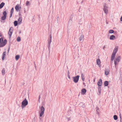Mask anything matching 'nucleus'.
Returning a JSON list of instances; mask_svg holds the SVG:
<instances>
[{"label":"nucleus","mask_w":122,"mask_h":122,"mask_svg":"<svg viewBox=\"0 0 122 122\" xmlns=\"http://www.w3.org/2000/svg\"><path fill=\"white\" fill-rule=\"evenodd\" d=\"M7 42V40L5 39L3 41V37L0 38V47H2L6 44Z\"/></svg>","instance_id":"nucleus-1"},{"label":"nucleus","mask_w":122,"mask_h":122,"mask_svg":"<svg viewBox=\"0 0 122 122\" xmlns=\"http://www.w3.org/2000/svg\"><path fill=\"white\" fill-rule=\"evenodd\" d=\"M28 101L25 98L23 100L21 103V107L22 108L25 107L28 104Z\"/></svg>","instance_id":"nucleus-2"},{"label":"nucleus","mask_w":122,"mask_h":122,"mask_svg":"<svg viewBox=\"0 0 122 122\" xmlns=\"http://www.w3.org/2000/svg\"><path fill=\"white\" fill-rule=\"evenodd\" d=\"M45 109L44 107L43 106H41L40 107V111H41V112L39 113L40 116L41 117L43 114H44Z\"/></svg>","instance_id":"nucleus-3"},{"label":"nucleus","mask_w":122,"mask_h":122,"mask_svg":"<svg viewBox=\"0 0 122 122\" xmlns=\"http://www.w3.org/2000/svg\"><path fill=\"white\" fill-rule=\"evenodd\" d=\"M80 77L79 75H78L76 76L73 77L72 78L73 79V81L75 83L77 82L78 81Z\"/></svg>","instance_id":"nucleus-4"},{"label":"nucleus","mask_w":122,"mask_h":122,"mask_svg":"<svg viewBox=\"0 0 122 122\" xmlns=\"http://www.w3.org/2000/svg\"><path fill=\"white\" fill-rule=\"evenodd\" d=\"M107 5L106 3H105L103 5V10L104 12L106 14H107L108 12V10L107 9L108 8L107 6Z\"/></svg>","instance_id":"nucleus-5"},{"label":"nucleus","mask_w":122,"mask_h":122,"mask_svg":"<svg viewBox=\"0 0 122 122\" xmlns=\"http://www.w3.org/2000/svg\"><path fill=\"white\" fill-rule=\"evenodd\" d=\"M13 28L12 27H11L9 30L8 32V35L9 36V37L10 38L11 37L13 31Z\"/></svg>","instance_id":"nucleus-6"},{"label":"nucleus","mask_w":122,"mask_h":122,"mask_svg":"<svg viewBox=\"0 0 122 122\" xmlns=\"http://www.w3.org/2000/svg\"><path fill=\"white\" fill-rule=\"evenodd\" d=\"M102 80L101 79H100L98 81L97 83V84L98 86H102Z\"/></svg>","instance_id":"nucleus-7"},{"label":"nucleus","mask_w":122,"mask_h":122,"mask_svg":"<svg viewBox=\"0 0 122 122\" xmlns=\"http://www.w3.org/2000/svg\"><path fill=\"white\" fill-rule=\"evenodd\" d=\"M21 8V7L19 6L18 4L16 5L15 7V9L17 11H18Z\"/></svg>","instance_id":"nucleus-8"},{"label":"nucleus","mask_w":122,"mask_h":122,"mask_svg":"<svg viewBox=\"0 0 122 122\" xmlns=\"http://www.w3.org/2000/svg\"><path fill=\"white\" fill-rule=\"evenodd\" d=\"M22 20V18L21 17H19L18 20V24L20 25L21 23Z\"/></svg>","instance_id":"nucleus-9"},{"label":"nucleus","mask_w":122,"mask_h":122,"mask_svg":"<svg viewBox=\"0 0 122 122\" xmlns=\"http://www.w3.org/2000/svg\"><path fill=\"white\" fill-rule=\"evenodd\" d=\"M6 52L5 51L2 54V59L3 60L5 59V58L6 55Z\"/></svg>","instance_id":"nucleus-10"},{"label":"nucleus","mask_w":122,"mask_h":122,"mask_svg":"<svg viewBox=\"0 0 122 122\" xmlns=\"http://www.w3.org/2000/svg\"><path fill=\"white\" fill-rule=\"evenodd\" d=\"M81 92L82 94L84 95L85 94L86 92V90L85 88H83L82 89Z\"/></svg>","instance_id":"nucleus-11"},{"label":"nucleus","mask_w":122,"mask_h":122,"mask_svg":"<svg viewBox=\"0 0 122 122\" xmlns=\"http://www.w3.org/2000/svg\"><path fill=\"white\" fill-rule=\"evenodd\" d=\"M115 38V36L114 35H111L110 38V39L111 40H114Z\"/></svg>","instance_id":"nucleus-12"},{"label":"nucleus","mask_w":122,"mask_h":122,"mask_svg":"<svg viewBox=\"0 0 122 122\" xmlns=\"http://www.w3.org/2000/svg\"><path fill=\"white\" fill-rule=\"evenodd\" d=\"M109 70L108 69H106L105 72V74L106 75H108L109 74Z\"/></svg>","instance_id":"nucleus-13"},{"label":"nucleus","mask_w":122,"mask_h":122,"mask_svg":"<svg viewBox=\"0 0 122 122\" xmlns=\"http://www.w3.org/2000/svg\"><path fill=\"white\" fill-rule=\"evenodd\" d=\"M101 63L100 60L99 59H97V64L99 65H100Z\"/></svg>","instance_id":"nucleus-14"},{"label":"nucleus","mask_w":122,"mask_h":122,"mask_svg":"<svg viewBox=\"0 0 122 122\" xmlns=\"http://www.w3.org/2000/svg\"><path fill=\"white\" fill-rule=\"evenodd\" d=\"M109 82L107 81H105L104 83V85L105 86H107L109 84Z\"/></svg>","instance_id":"nucleus-15"},{"label":"nucleus","mask_w":122,"mask_h":122,"mask_svg":"<svg viewBox=\"0 0 122 122\" xmlns=\"http://www.w3.org/2000/svg\"><path fill=\"white\" fill-rule=\"evenodd\" d=\"M5 5V3L3 2H2L0 4V9L2 8Z\"/></svg>","instance_id":"nucleus-16"},{"label":"nucleus","mask_w":122,"mask_h":122,"mask_svg":"<svg viewBox=\"0 0 122 122\" xmlns=\"http://www.w3.org/2000/svg\"><path fill=\"white\" fill-rule=\"evenodd\" d=\"M121 56H118L116 59H115L118 62H119L120 61V60L121 59Z\"/></svg>","instance_id":"nucleus-17"},{"label":"nucleus","mask_w":122,"mask_h":122,"mask_svg":"<svg viewBox=\"0 0 122 122\" xmlns=\"http://www.w3.org/2000/svg\"><path fill=\"white\" fill-rule=\"evenodd\" d=\"M115 55H114V54H112L111 58V60L112 61L113 60L115 57Z\"/></svg>","instance_id":"nucleus-18"},{"label":"nucleus","mask_w":122,"mask_h":122,"mask_svg":"<svg viewBox=\"0 0 122 122\" xmlns=\"http://www.w3.org/2000/svg\"><path fill=\"white\" fill-rule=\"evenodd\" d=\"M51 39H50V40H49V41L48 42V46H47L48 47V48L49 49V47L50 46V44H51Z\"/></svg>","instance_id":"nucleus-19"},{"label":"nucleus","mask_w":122,"mask_h":122,"mask_svg":"<svg viewBox=\"0 0 122 122\" xmlns=\"http://www.w3.org/2000/svg\"><path fill=\"white\" fill-rule=\"evenodd\" d=\"M14 26H16L18 24V22L16 20H15L14 21Z\"/></svg>","instance_id":"nucleus-20"},{"label":"nucleus","mask_w":122,"mask_h":122,"mask_svg":"<svg viewBox=\"0 0 122 122\" xmlns=\"http://www.w3.org/2000/svg\"><path fill=\"white\" fill-rule=\"evenodd\" d=\"M84 36L82 34H81V35L80 37L79 38V40L81 41L83 39Z\"/></svg>","instance_id":"nucleus-21"},{"label":"nucleus","mask_w":122,"mask_h":122,"mask_svg":"<svg viewBox=\"0 0 122 122\" xmlns=\"http://www.w3.org/2000/svg\"><path fill=\"white\" fill-rule=\"evenodd\" d=\"M101 86H98V91L99 94H100L101 93Z\"/></svg>","instance_id":"nucleus-22"},{"label":"nucleus","mask_w":122,"mask_h":122,"mask_svg":"<svg viewBox=\"0 0 122 122\" xmlns=\"http://www.w3.org/2000/svg\"><path fill=\"white\" fill-rule=\"evenodd\" d=\"M20 57V56L19 55H16L15 56V59L16 60H18Z\"/></svg>","instance_id":"nucleus-23"},{"label":"nucleus","mask_w":122,"mask_h":122,"mask_svg":"<svg viewBox=\"0 0 122 122\" xmlns=\"http://www.w3.org/2000/svg\"><path fill=\"white\" fill-rule=\"evenodd\" d=\"M114 119L115 120H117L118 119L117 116L116 115H114L113 116Z\"/></svg>","instance_id":"nucleus-24"},{"label":"nucleus","mask_w":122,"mask_h":122,"mask_svg":"<svg viewBox=\"0 0 122 122\" xmlns=\"http://www.w3.org/2000/svg\"><path fill=\"white\" fill-rule=\"evenodd\" d=\"M6 18V16H2L1 17V19L2 20H4Z\"/></svg>","instance_id":"nucleus-25"},{"label":"nucleus","mask_w":122,"mask_h":122,"mask_svg":"<svg viewBox=\"0 0 122 122\" xmlns=\"http://www.w3.org/2000/svg\"><path fill=\"white\" fill-rule=\"evenodd\" d=\"M118 47H116L114 48V50L113 51H114V52H115L117 53V51L118 50Z\"/></svg>","instance_id":"nucleus-26"},{"label":"nucleus","mask_w":122,"mask_h":122,"mask_svg":"<svg viewBox=\"0 0 122 122\" xmlns=\"http://www.w3.org/2000/svg\"><path fill=\"white\" fill-rule=\"evenodd\" d=\"M84 76L83 74L82 73L81 74V77L83 81H84Z\"/></svg>","instance_id":"nucleus-27"},{"label":"nucleus","mask_w":122,"mask_h":122,"mask_svg":"<svg viewBox=\"0 0 122 122\" xmlns=\"http://www.w3.org/2000/svg\"><path fill=\"white\" fill-rule=\"evenodd\" d=\"M2 73L3 75H4L5 74V69L4 68H3L2 69Z\"/></svg>","instance_id":"nucleus-28"},{"label":"nucleus","mask_w":122,"mask_h":122,"mask_svg":"<svg viewBox=\"0 0 122 122\" xmlns=\"http://www.w3.org/2000/svg\"><path fill=\"white\" fill-rule=\"evenodd\" d=\"M16 40L17 41L20 42L21 41V38L19 36L16 39Z\"/></svg>","instance_id":"nucleus-29"},{"label":"nucleus","mask_w":122,"mask_h":122,"mask_svg":"<svg viewBox=\"0 0 122 122\" xmlns=\"http://www.w3.org/2000/svg\"><path fill=\"white\" fill-rule=\"evenodd\" d=\"M114 32V31L112 30H110L109 31V33H113Z\"/></svg>","instance_id":"nucleus-30"},{"label":"nucleus","mask_w":122,"mask_h":122,"mask_svg":"<svg viewBox=\"0 0 122 122\" xmlns=\"http://www.w3.org/2000/svg\"><path fill=\"white\" fill-rule=\"evenodd\" d=\"M7 14V13L5 11L3 12V16H6Z\"/></svg>","instance_id":"nucleus-31"},{"label":"nucleus","mask_w":122,"mask_h":122,"mask_svg":"<svg viewBox=\"0 0 122 122\" xmlns=\"http://www.w3.org/2000/svg\"><path fill=\"white\" fill-rule=\"evenodd\" d=\"M114 63L115 67L116 68L117 64V61L115 59L114 60Z\"/></svg>","instance_id":"nucleus-32"},{"label":"nucleus","mask_w":122,"mask_h":122,"mask_svg":"<svg viewBox=\"0 0 122 122\" xmlns=\"http://www.w3.org/2000/svg\"><path fill=\"white\" fill-rule=\"evenodd\" d=\"M13 11H14V8H12L11 9V11H10V13H13Z\"/></svg>","instance_id":"nucleus-33"},{"label":"nucleus","mask_w":122,"mask_h":122,"mask_svg":"<svg viewBox=\"0 0 122 122\" xmlns=\"http://www.w3.org/2000/svg\"><path fill=\"white\" fill-rule=\"evenodd\" d=\"M30 4V2L29 1H27L26 3V5H28Z\"/></svg>","instance_id":"nucleus-34"},{"label":"nucleus","mask_w":122,"mask_h":122,"mask_svg":"<svg viewBox=\"0 0 122 122\" xmlns=\"http://www.w3.org/2000/svg\"><path fill=\"white\" fill-rule=\"evenodd\" d=\"M96 109H97L96 111H97V112L98 113V112L99 111V109L98 108V107H97V108H96Z\"/></svg>","instance_id":"nucleus-35"},{"label":"nucleus","mask_w":122,"mask_h":122,"mask_svg":"<svg viewBox=\"0 0 122 122\" xmlns=\"http://www.w3.org/2000/svg\"><path fill=\"white\" fill-rule=\"evenodd\" d=\"M73 15H71L70 17V20H72V16Z\"/></svg>","instance_id":"nucleus-36"},{"label":"nucleus","mask_w":122,"mask_h":122,"mask_svg":"<svg viewBox=\"0 0 122 122\" xmlns=\"http://www.w3.org/2000/svg\"><path fill=\"white\" fill-rule=\"evenodd\" d=\"M52 38V36L51 35V34H50V36H49V40H50V39H51V40Z\"/></svg>","instance_id":"nucleus-37"},{"label":"nucleus","mask_w":122,"mask_h":122,"mask_svg":"<svg viewBox=\"0 0 122 122\" xmlns=\"http://www.w3.org/2000/svg\"><path fill=\"white\" fill-rule=\"evenodd\" d=\"M117 53L115 52L114 51H113V52L112 53V54H114V55H116V54Z\"/></svg>","instance_id":"nucleus-38"},{"label":"nucleus","mask_w":122,"mask_h":122,"mask_svg":"<svg viewBox=\"0 0 122 122\" xmlns=\"http://www.w3.org/2000/svg\"><path fill=\"white\" fill-rule=\"evenodd\" d=\"M10 46H9L8 49L7 50L8 53H8L9 52V50H10Z\"/></svg>","instance_id":"nucleus-39"},{"label":"nucleus","mask_w":122,"mask_h":122,"mask_svg":"<svg viewBox=\"0 0 122 122\" xmlns=\"http://www.w3.org/2000/svg\"><path fill=\"white\" fill-rule=\"evenodd\" d=\"M13 14V13H10V14L9 17L10 18L12 16Z\"/></svg>","instance_id":"nucleus-40"},{"label":"nucleus","mask_w":122,"mask_h":122,"mask_svg":"<svg viewBox=\"0 0 122 122\" xmlns=\"http://www.w3.org/2000/svg\"><path fill=\"white\" fill-rule=\"evenodd\" d=\"M121 114L120 113V115H119L120 118V120H122V118H121Z\"/></svg>","instance_id":"nucleus-41"},{"label":"nucleus","mask_w":122,"mask_h":122,"mask_svg":"<svg viewBox=\"0 0 122 122\" xmlns=\"http://www.w3.org/2000/svg\"><path fill=\"white\" fill-rule=\"evenodd\" d=\"M19 17H21V12H19Z\"/></svg>","instance_id":"nucleus-42"},{"label":"nucleus","mask_w":122,"mask_h":122,"mask_svg":"<svg viewBox=\"0 0 122 122\" xmlns=\"http://www.w3.org/2000/svg\"><path fill=\"white\" fill-rule=\"evenodd\" d=\"M67 76L69 78V79H70V76L69 75H68Z\"/></svg>","instance_id":"nucleus-43"},{"label":"nucleus","mask_w":122,"mask_h":122,"mask_svg":"<svg viewBox=\"0 0 122 122\" xmlns=\"http://www.w3.org/2000/svg\"><path fill=\"white\" fill-rule=\"evenodd\" d=\"M67 120H68V121L70 120V118L68 117V118H67Z\"/></svg>","instance_id":"nucleus-44"},{"label":"nucleus","mask_w":122,"mask_h":122,"mask_svg":"<svg viewBox=\"0 0 122 122\" xmlns=\"http://www.w3.org/2000/svg\"><path fill=\"white\" fill-rule=\"evenodd\" d=\"M2 34L1 33H0V37H1L2 36Z\"/></svg>","instance_id":"nucleus-45"},{"label":"nucleus","mask_w":122,"mask_h":122,"mask_svg":"<svg viewBox=\"0 0 122 122\" xmlns=\"http://www.w3.org/2000/svg\"><path fill=\"white\" fill-rule=\"evenodd\" d=\"M34 63L35 66V68H36V64H35V62H34Z\"/></svg>","instance_id":"nucleus-46"},{"label":"nucleus","mask_w":122,"mask_h":122,"mask_svg":"<svg viewBox=\"0 0 122 122\" xmlns=\"http://www.w3.org/2000/svg\"><path fill=\"white\" fill-rule=\"evenodd\" d=\"M105 48V46L103 47V49L104 50Z\"/></svg>","instance_id":"nucleus-47"},{"label":"nucleus","mask_w":122,"mask_h":122,"mask_svg":"<svg viewBox=\"0 0 122 122\" xmlns=\"http://www.w3.org/2000/svg\"><path fill=\"white\" fill-rule=\"evenodd\" d=\"M69 74H70V73L69 72V71H68V73H67V75H69Z\"/></svg>","instance_id":"nucleus-48"},{"label":"nucleus","mask_w":122,"mask_h":122,"mask_svg":"<svg viewBox=\"0 0 122 122\" xmlns=\"http://www.w3.org/2000/svg\"><path fill=\"white\" fill-rule=\"evenodd\" d=\"M95 78L94 79H93V81H94V82H95Z\"/></svg>","instance_id":"nucleus-49"},{"label":"nucleus","mask_w":122,"mask_h":122,"mask_svg":"<svg viewBox=\"0 0 122 122\" xmlns=\"http://www.w3.org/2000/svg\"><path fill=\"white\" fill-rule=\"evenodd\" d=\"M40 98V95L39 96V99Z\"/></svg>","instance_id":"nucleus-50"},{"label":"nucleus","mask_w":122,"mask_h":122,"mask_svg":"<svg viewBox=\"0 0 122 122\" xmlns=\"http://www.w3.org/2000/svg\"><path fill=\"white\" fill-rule=\"evenodd\" d=\"M83 84L84 85H85V83L84 82H83Z\"/></svg>","instance_id":"nucleus-51"},{"label":"nucleus","mask_w":122,"mask_h":122,"mask_svg":"<svg viewBox=\"0 0 122 122\" xmlns=\"http://www.w3.org/2000/svg\"><path fill=\"white\" fill-rule=\"evenodd\" d=\"M84 106H85V105H83V106H82V107H84Z\"/></svg>","instance_id":"nucleus-52"},{"label":"nucleus","mask_w":122,"mask_h":122,"mask_svg":"<svg viewBox=\"0 0 122 122\" xmlns=\"http://www.w3.org/2000/svg\"><path fill=\"white\" fill-rule=\"evenodd\" d=\"M39 19L40 18V16L39 15Z\"/></svg>","instance_id":"nucleus-53"},{"label":"nucleus","mask_w":122,"mask_h":122,"mask_svg":"<svg viewBox=\"0 0 122 122\" xmlns=\"http://www.w3.org/2000/svg\"><path fill=\"white\" fill-rule=\"evenodd\" d=\"M120 122H122V120H120Z\"/></svg>","instance_id":"nucleus-54"},{"label":"nucleus","mask_w":122,"mask_h":122,"mask_svg":"<svg viewBox=\"0 0 122 122\" xmlns=\"http://www.w3.org/2000/svg\"><path fill=\"white\" fill-rule=\"evenodd\" d=\"M58 16L57 17V20H58Z\"/></svg>","instance_id":"nucleus-55"},{"label":"nucleus","mask_w":122,"mask_h":122,"mask_svg":"<svg viewBox=\"0 0 122 122\" xmlns=\"http://www.w3.org/2000/svg\"><path fill=\"white\" fill-rule=\"evenodd\" d=\"M25 10H24V13H25Z\"/></svg>","instance_id":"nucleus-56"},{"label":"nucleus","mask_w":122,"mask_h":122,"mask_svg":"<svg viewBox=\"0 0 122 122\" xmlns=\"http://www.w3.org/2000/svg\"><path fill=\"white\" fill-rule=\"evenodd\" d=\"M39 5H40V3L39 2Z\"/></svg>","instance_id":"nucleus-57"},{"label":"nucleus","mask_w":122,"mask_h":122,"mask_svg":"<svg viewBox=\"0 0 122 122\" xmlns=\"http://www.w3.org/2000/svg\"><path fill=\"white\" fill-rule=\"evenodd\" d=\"M109 1H110V0H108Z\"/></svg>","instance_id":"nucleus-58"},{"label":"nucleus","mask_w":122,"mask_h":122,"mask_svg":"<svg viewBox=\"0 0 122 122\" xmlns=\"http://www.w3.org/2000/svg\"><path fill=\"white\" fill-rule=\"evenodd\" d=\"M82 104V103H80V104Z\"/></svg>","instance_id":"nucleus-59"}]
</instances>
